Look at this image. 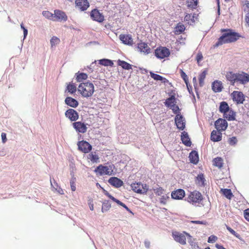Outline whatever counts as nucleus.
<instances>
[{"label":"nucleus","mask_w":249,"mask_h":249,"mask_svg":"<svg viewBox=\"0 0 249 249\" xmlns=\"http://www.w3.org/2000/svg\"><path fill=\"white\" fill-rule=\"evenodd\" d=\"M226 79L230 82L231 85L234 86L235 83L245 85L249 82V74L243 71L234 73L233 71L227 72Z\"/></svg>","instance_id":"1"},{"label":"nucleus","mask_w":249,"mask_h":249,"mask_svg":"<svg viewBox=\"0 0 249 249\" xmlns=\"http://www.w3.org/2000/svg\"><path fill=\"white\" fill-rule=\"evenodd\" d=\"M221 32L223 33V34L215 44V47H218L223 44L234 42L240 36L239 34L233 32L231 29H221Z\"/></svg>","instance_id":"2"},{"label":"nucleus","mask_w":249,"mask_h":249,"mask_svg":"<svg viewBox=\"0 0 249 249\" xmlns=\"http://www.w3.org/2000/svg\"><path fill=\"white\" fill-rule=\"evenodd\" d=\"M78 91L84 97H91L94 92V86L89 82H83L77 88Z\"/></svg>","instance_id":"3"},{"label":"nucleus","mask_w":249,"mask_h":249,"mask_svg":"<svg viewBox=\"0 0 249 249\" xmlns=\"http://www.w3.org/2000/svg\"><path fill=\"white\" fill-rule=\"evenodd\" d=\"M114 166L113 164H111L108 166H104L102 164H100L94 170V172L97 175L100 176L106 175H112L113 172V169Z\"/></svg>","instance_id":"4"},{"label":"nucleus","mask_w":249,"mask_h":249,"mask_svg":"<svg viewBox=\"0 0 249 249\" xmlns=\"http://www.w3.org/2000/svg\"><path fill=\"white\" fill-rule=\"evenodd\" d=\"M203 199V196L201 194L197 191H194L190 193L187 197V201L190 203L196 204L199 203Z\"/></svg>","instance_id":"5"},{"label":"nucleus","mask_w":249,"mask_h":249,"mask_svg":"<svg viewBox=\"0 0 249 249\" xmlns=\"http://www.w3.org/2000/svg\"><path fill=\"white\" fill-rule=\"evenodd\" d=\"M184 233L188 237H191L189 234L184 232V233H181L177 231L173 232L172 233L173 237L174 240L179 243L182 245L186 244V237L184 235Z\"/></svg>","instance_id":"6"},{"label":"nucleus","mask_w":249,"mask_h":249,"mask_svg":"<svg viewBox=\"0 0 249 249\" xmlns=\"http://www.w3.org/2000/svg\"><path fill=\"white\" fill-rule=\"evenodd\" d=\"M79 150L84 153H88L92 150V146L85 141H79L77 143Z\"/></svg>","instance_id":"7"},{"label":"nucleus","mask_w":249,"mask_h":249,"mask_svg":"<svg viewBox=\"0 0 249 249\" xmlns=\"http://www.w3.org/2000/svg\"><path fill=\"white\" fill-rule=\"evenodd\" d=\"M68 19V17L65 12L60 10H55L54 11V16L53 21H66Z\"/></svg>","instance_id":"8"},{"label":"nucleus","mask_w":249,"mask_h":249,"mask_svg":"<svg viewBox=\"0 0 249 249\" xmlns=\"http://www.w3.org/2000/svg\"><path fill=\"white\" fill-rule=\"evenodd\" d=\"M90 16L93 20L101 23L105 19L104 16L102 13H100L97 9H94L90 13Z\"/></svg>","instance_id":"9"},{"label":"nucleus","mask_w":249,"mask_h":249,"mask_svg":"<svg viewBox=\"0 0 249 249\" xmlns=\"http://www.w3.org/2000/svg\"><path fill=\"white\" fill-rule=\"evenodd\" d=\"M155 55L157 57L163 59L170 54L169 50L166 47H160L155 51Z\"/></svg>","instance_id":"10"},{"label":"nucleus","mask_w":249,"mask_h":249,"mask_svg":"<svg viewBox=\"0 0 249 249\" xmlns=\"http://www.w3.org/2000/svg\"><path fill=\"white\" fill-rule=\"evenodd\" d=\"M214 125L217 131H224L228 127V123L225 119L219 118L215 122Z\"/></svg>","instance_id":"11"},{"label":"nucleus","mask_w":249,"mask_h":249,"mask_svg":"<svg viewBox=\"0 0 249 249\" xmlns=\"http://www.w3.org/2000/svg\"><path fill=\"white\" fill-rule=\"evenodd\" d=\"M233 100L237 104H242L245 100V96L241 91H234L231 94Z\"/></svg>","instance_id":"12"},{"label":"nucleus","mask_w":249,"mask_h":249,"mask_svg":"<svg viewBox=\"0 0 249 249\" xmlns=\"http://www.w3.org/2000/svg\"><path fill=\"white\" fill-rule=\"evenodd\" d=\"M72 126L78 133H85L87 131L86 124L80 121L74 122Z\"/></svg>","instance_id":"13"},{"label":"nucleus","mask_w":249,"mask_h":249,"mask_svg":"<svg viewBox=\"0 0 249 249\" xmlns=\"http://www.w3.org/2000/svg\"><path fill=\"white\" fill-rule=\"evenodd\" d=\"M67 118L69 119L71 122L76 121L79 118L78 112L73 109H68L65 113Z\"/></svg>","instance_id":"14"},{"label":"nucleus","mask_w":249,"mask_h":249,"mask_svg":"<svg viewBox=\"0 0 249 249\" xmlns=\"http://www.w3.org/2000/svg\"><path fill=\"white\" fill-rule=\"evenodd\" d=\"M176 125L180 130H183L185 127V120L182 115L178 114L175 119Z\"/></svg>","instance_id":"15"},{"label":"nucleus","mask_w":249,"mask_h":249,"mask_svg":"<svg viewBox=\"0 0 249 249\" xmlns=\"http://www.w3.org/2000/svg\"><path fill=\"white\" fill-rule=\"evenodd\" d=\"M76 6L81 11H85L89 6L88 0H76Z\"/></svg>","instance_id":"16"},{"label":"nucleus","mask_w":249,"mask_h":249,"mask_svg":"<svg viewBox=\"0 0 249 249\" xmlns=\"http://www.w3.org/2000/svg\"><path fill=\"white\" fill-rule=\"evenodd\" d=\"M108 183L115 188H119L123 185V181L117 177H111L108 180Z\"/></svg>","instance_id":"17"},{"label":"nucleus","mask_w":249,"mask_h":249,"mask_svg":"<svg viewBox=\"0 0 249 249\" xmlns=\"http://www.w3.org/2000/svg\"><path fill=\"white\" fill-rule=\"evenodd\" d=\"M103 190L104 191V192L107 197H108L110 199H111L112 201L117 203L118 205L122 206L125 209L126 211L129 212H131L130 210L123 202L119 200L118 199H116L114 197H113L112 196H111L108 192H107V191H106L103 188Z\"/></svg>","instance_id":"18"},{"label":"nucleus","mask_w":249,"mask_h":249,"mask_svg":"<svg viewBox=\"0 0 249 249\" xmlns=\"http://www.w3.org/2000/svg\"><path fill=\"white\" fill-rule=\"evenodd\" d=\"M185 196V192L183 189H178L171 194L172 198L175 199H181Z\"/></svg>","instance_id":"19"},{"label":"nucleus","mask_w":249,"mask_h":249,"mask_svg":"<svg viewBox=\"0 0 249 249\" xmlns=\"http://www.w3.org/2000/svg\"><path fill=\"white\" fill-rule=\"evenodd\" d=\"M119 38L125 44L131 45L133 43V39L130 35L121 34Z\"/></svg>","instance_id":"20"},{"label":"nucleus","mask_w":249,"mask_h":249,"mask_svg":"<svg viewBox=\"0 0 249 249\" xmlns=\"http://www.w3.org/2000/svg\"><path fill=\"white\" fill-rule=\"evenodd\" d=\"M222 139V133L220 131L213 130L211 135V140L214 142H219Z\"/></svg>","instance_id":"21"},{"label":"nucleus","mask_w":249,"mask_h":249,"mask_svg":"<svg viewBox=\"0 0 249 249\" xmlns=\"http://www.w3.org/2000/svg\"><path fill=\"white\" fill-rule=\"evenodd\" d=\"M65 102L66 105L73 108L76 107L79 105L78 102L76 100L71 97H66Z\"/></svg>","instance_id":"22"},{"label":"nucleus","mask_w":249,"mask_h":249,"mask_svg":"<svg viewBox=\"0 0 249 249\" xmlns=\"http://www.w3.org/2000/svg\"><path fill=\"white\" fill-rule=\"evenodd\" d=\"M181 139L183 143H184L185 145L187 146H191L192 143L189 137L188 134L186 132L183 131L181 133Z\"/></svg>","instance_id":"23"},{"label":"nucleus","mask_w":249,"mask_h":249,"mask_svg":"<svg viewBox=\"0 0 249 249\" xmlns=\"http://www.w3.org/2000/svg\"><path fill=\"white\" fill-rule=\"evenodd\" d=\"M222 88V83L221 81L216 80L212 84V89L215 92L221 91Z\"/></svg>","instance_id":"24"},{"label":"nucleus","mask_w":249,"mask_h":249,"mask_svg":"<svg viewBox=\"0 0 249 249\" xmlns=\"http://www.w3.org/2000/svg\"><path fill=\"white\" fill-rule=\"evenodd\" d=\"M190 162L194 164H196L198 161V155L196 151H192L189 156Z\"/></svg>","instance_id":"25"},{"label":"nucleus","mask_w":249,"mask_h":249,"mask_svg":"<svg viewBox=\"0 0 249 249\" xmlns=\"http://www.w3.org/2000/svg\"><path fill=\"white\" fill-rule=\"evenodd\" d=\"M88 159L93 163H97L99 161V158L96 152H91L88 155Z\"/></svg>","instance_id":"26"},{"label":"nucleus","mask_w":249,"mask_h":249,"mask_svg":"<svg viewBox=\"0 0 249 249\" xmlns=\"http://www.w3.org/2000/svg\"><path fill=\"white\" fill-rule=\"evenodd\" d=\"M224 116L229 121L235 120V113L233 110L230 109L227 111V112L224 113Z\"/></svg>","instance_id":"27"},{"label":"nucleus","mask_w":249,"mask_h":249,"mask_svg":"<svg viewBox=\"0 0 249 249\" xmlns=\"http://www.w3.org/2000/svg\"><path fill=\"white\" fill-rule=\"evenodd\" d=\"M206 180L204 178L203 174H199L196 178V183L200 186H204Z\"/></svg>","instance_id":"28"},{"label":"nucleus","mask_w":249,"mask_h":249,"mask_svg":"<svg viewBox=\"0 0 249 249\" xmlns=\"http://www.w3.org/2000/svg\"><path fill=\"white\" fill-rule=\"evenodd\" d=\"M213 165L217 167L218 168H221L223 166V160L220 157H217L213 160Z\"/></svg>","instance_id":"29"},{"label":"nucleus","mask_w":249,"mask_h":249,"mask_svg":"<svg viewBox=\"0 0 249 249\" xmlns=\"http://www.w3.org/2000/svg\"><path fill=\"white\" fill-rule=\"evenodd\" d=\"M118 65L125 70H129L131 69V65L123 60H119L118 61Z\"/></svg>","instance_id":"30"},{"label":"nucleus","mask_w":249,"mask_h":249,"mask_svg":"<svg viewBox=\"0 0 249 249\" xmlns=\"http://www.w3.org/2000/svg\"><path fill=\"white\" fill-rule=\"evenodd\" d=\"M230 108L228 104L226 102H222L219 107V111L223 114L227 112Z\"/></svg>","instance_id":"31"},{"label":"nucleus","mask_w":249,"mask_h":249,"mask_svg":"<svg viewBox=\"0 0 249 249\" xmlns=\"http://www.w3.org/2000/svg\"><path fill=\"white\" fill-rule=\"evenodd\" d=\"M76 86L74 83H70L67 86V90L71 94L74 93L76 92Z\"/></svg>","instance_id":"32"},{"label":"nucleus","mask_w":249,"mask_h":249,"mask_svg":"<svg viewBox=\"0 0 249 249\" xmlns=\"http://www.w3.org/2000/svg\"><path fill=\"white\" fill-rule=\"evenodd\" d=\"M88 78V75L83 72L76 73V79L77 82H80L83 80H86Z\"/></svg>","instance_id":"33"},{"label":"nucleus","mask_w":249,"mask_h":249,"mask_svg":"<svg viewBox=\"0 0 249 249\" xmlns=\"http://www.w3.org/2000/svg\"><path fill=\"white\" fill-rule=\"evenodd\" d=\"M221 191L222 192L224 196L229 199H231L233 196L231 189H222Z\"/></svg>","instance_id":"34"},{"label":"nucleus","mask_w":249,"mask_h":249,"mask_svg":"<svg viewBox=\"0 0 249 249\" xmlns=\"http://www.w3.org/2000/svg\"><path fill=\"white\" fill-rule=\"evenodd\" d=\"M99 64L100 65L105 66H110L113 67V62L112 61L107 59H103L99 60Z\"/></svg>","instance_id":"35"},{"label":"nucleus","mask_w":249,"mask_h":249,"mask_svg":"<svg viewBox=\"0 0 249 249\" xmlns=\"http://www.w3.org/2000/svg\"><path fill=\"white\" fill-rule=\"evenodd\" d=\"M150 75L152 78H153L155 80H160L162 81L163 83H165L166 81H167V80L162 77L161 76L155 74L154 73H153L152 72H150Z\"/></svg>","instance_id":"36"},{"label":"nucleus","mask_w":249,"mask_h":249,"mask_svg":"<svg viewBox=\"0 0 249 249\" xmlns=\"http://www.w3.org/2000/svg\"><path fill=\"white\" fill-rule=\"evenodd\" d=\"M175 97L174 96H171L169 98H167L165 102V105L168 107H171L173 106V105H175Z\"/></svg>","instance_id":"37"},{"label":"nucleus","mask_w":249,"mask_h":249,"mask_svg":"<svg viewBox=\"0 0 249 249\" xmlns=\"http://www.w3.org/2000/svg\"><path fill=\"white\" fill-rule=\"evenodd\" d=\"M207 71L204 70L199 75V84L200 87H202L204 85V81L205 79L206 75L207 74Z\"/></svg>","instance_id":"38"},{"label":"nucleus","mask_w":249,"mask_h":249,"mask_svg":"<svg viewBox=\"0 0 249 249\" xmlns=\"http://www.w3.org/2000/svg\"><path fill=\"white\" fill-rule=\"evenodd\" d=\"M185 28L184 25L178 24L175 29V33L177 35L182 33L185 30Z\"/></svg>","instance_id":"39"},{"label":"nucleus","mask_w":249,"mask_h":249,"mask_svg":"<svg viewBox=\"0 0 249 249\" xmlns=\"http://www.w3.org/2000/svg\"><path fill=\"white\" fill-rule=\"evenodd\" d=\"M151 49L145 43L141 42V52L145 54H148L150 53Z\"/></svg>","instance_id":"40"},{"label":"nucleus","mask_w":249,"mask_h":249,"mask_svg":"<svg viewBox=\"0 0 249 249\" xmlns=\"http://www.w3.org/2000/svg\"><path fill=\"white\" fill-rule=\"evenodd\" d=\"M188 7L195 9L197 5V0H188L187 1Z\"/></svg>","instance_id":"41"},{"label":"nucleus","mask_w":249,"mask_h":249,"mask_svg":"<svg viewBox=\"0 0 249 249\" xmlns=\"http://www.w3.org/2000/svg\"><path fill=\"white\" fill-rule=\"evenodd\" d=\"M111 207V204L108 201H105L103 203L102 207V212L104 213L109 210Z\"/></svg>","instance_id":"42"},{"label":"nucleus","mask_w":249,"mask_h":249,"mask_svg":"<svg viewBox=\"0 0 249 249\" xmlns=\"http://www.w3.org/2000/svg\"><path fill=\"white\" fill-rule=\"evenodd\" d=\"M140 184L139 183H133L131 185L132 190L137 193H140Z\"/></svg>","instance_id":"43"},{"label":"nucleus","mask_w":249,"mask_h":249,"mask_svg":"<svg viewBox=\"0 0 249 249\" xmlns=\"http://www.w3.org/2000/svg\"><path fill=\"white\" fill-rule=\"evenodd\" d=\"M180 75H181V77L183 78V79L184 80L185 83H186V84L187 86V88L189 90V92L190 93H191L189 88L188 86V78L187 75L182 70H180Z\"/></svg>","instance_id":"44"},{"label":"nucleus","mask_w":249,"mask_h":249,"mask_svg":"<svg viewBox=\"0 0 249 249\" xmlns=\"http://www.w3.org/2000/svg\"><path fill=\"white\" fill-rule=\"evenodd\" d=\"M42 15L44 17H45L46 18L51 19L53 20V16L54 14H52L51 12L48 11H45L42 12Z\"/></svg>","instance_id":"45"},{"label":"nucleus","mask_w":249,"mask_h":249,"mask_svg":"<svg viewBox=\"0 0 249 249\" xmlns=\"http://www.w3.org/2000/svg\"><path fill=\"white\" fill-rule=\"evenodd\" d=\"M51 46L53 47L59 43L60 39L56 36H53L50 40Z\"/></svg>","instance_id":"46"},{"label":"nucleus","mask_w":249,"mask_h":249,"mask_svg":"<svg viewBox=\"0 0 249 249\" xmlns=\"http://www.w3.org/2000/svg\"><path fill=\"white\" fill-rule=\"evenodd\" d=\"M237 142V139H236V137H232L231 138H230L229 139V143L231 145H233L235 144Z\"/></svg>","instance_id":"47"},{"label":"nucleus","mask_w":249,"mask_h":249,"mask_svg":"<svg viewBox=\"0 0 249 249\" xmlns=\"http://www.w3.org/2000/svg\"><path fill=\"white\" fill-rule=\"evenodd\" d=\"M217 239V237L215 235H211L208 240V243H214L215 242Z\"/></svg>","instance_id":"48"},{"label":"nucleus","mask_w":249,"mask_h":249,"mask_svg":"<svg viewBox=\"0 0 249 249\" xmlns=\"http://www.w3.org/2000/svg\"><path fill=\"white\" fill-rule=\"evenodd\" d=\"M75 178L71 179L70 181L71 188L72 191H75L76 190V186L75 183Z\"/></svg>","instance_id":"49"},{"label":"nucleus","mask_w":249,"mask_h":249,"mask_svg":"<svg viewBox=\"0 0 249 249\" xmlns=\"http://www.w3.org/2000/svg\"><path fill=\"white\" fill-rule=\"evenodd\" d=\"M141 186H142V189H141V194L146 193L148 190V186L146 184H141Z\"/></svg>","instance_id":"50"},{"label":"nucleus","mask_w":249,"mask_h":249,"mask_svg":"<svg viewBox=\"0 0 249 249\" xmlns=\"http://www.w3.org/2000/svg\"><path fill=\"white\" fill-rule=\"evenodd\" d=\"M170 107L172 109L174 113L177 114L178 113H179V108L178 106L174 105H173V106L171 107Z\"/></svg>","instance_id":"51"},{"label":"nucleus","mask_w":249,"mask_h":249,"mask_svg":"<svg viewBox=\"0 0 249 249\" xmlns=\"http://www.w3.org/2000/svg\"><path fill=\"white\" fill-rule=\"evenodd\" d=\"M227 229L233 235L235 236L236 237H238L239 236L238 234H237L233 230H232L231 227L226 226Z\"/></svg>","instance_id":"52"},{"label":"nucleus","mask_w":249,"mask_h":249,"mask_svg":"<svg viewBox=\"0 0 249 249\" xmlns=\"http://www.w3.org/2000/svg\"><path fill=\"white\" fill-rule=\"evenodd\" d=\"M203 57L202 54L201 52H199L197 54L196 59L198 64H199V63L202 60Z\"/></svg>","instance_id":"53"},{"label":"nucleus","mask_w":249,"mask_h":249,"mask_svg":"<svg viewBox=\"0 0 249 249\" xmlns=\"http://www.w3.org/2000/svg\"><path fill=\"white\" fill-rule=\"evenodd\" d=\"M20 27H21V28L23 29V34H24V37L25 38L27 35V34H28V30L27 29H26L24 26H23V23H21L20 24Z\"/></svg>","instance_id":"54"},{"label":"nucleus","mask_w":249,"mask_h":249,"mask_svg":"<svg viewBox=\"0 0 249 249\" xmlns=\"http://www.w3.org/2000/svg\"><path fill=\"white\" fill-rule=\"evenodd\" d=\"M163 189L162 188L160 187L156 190L155 193L157 195L161 196L163 193Z\"/></svg>","instance_id":"55"},{"label":"nucleus","mask_w":249,"mask_h":249,"mask_svg":"<svg viewBox=\"0 0 249 249\" xmlns=\"http://www.w3.org/2000/svg\"><path fill=\"white\" fill-rule=\"evenodd\" d=\"M244 215L245 218L249 221V209L245 210Z\"/></svg>","instance_id":"56"},{"label":"nucleus","mask_w":249,"mask_h":249,"mask_svg":"<svg viewBox=\"0 0 249 249\" xmlns=\"http://www.w3.org/2000/svg\"><path fill=\"white\" fill-rule=\"evenodd\" d=\"M2 141L3 143H5L7 141L6 134L5 133H2L1 135Z\"/></svg>","instance_id":"57"},{"label":"nucleus","mask_w":249,"mask_h":249,"mask_svg":"<svg viewBox=\"0 0 249 249\" xmlns=\"http://www.w3.org/2000/svg\"><path fill=\"white\" fill-rule=\"evenodd\" d=\"M192 223H195V224H203V225H206L207 222L206 221H191V222Z\"/></svg>","instance_id":"58"},{"label":"nucleus","mask_w":249,"mask_h":249,"mask_svg":"<svg viewBox=\"0 0 249 249\" xmlns=\"http://www.w3.org/2000/svg\"><path fill=\"white\" fill-rule=\"evenodd\" d=\"M144 246L146 248H149L150 246V242L148 240H145Z\"/></svg>","instance_id":"59"},{"label":"nucleus","mask_w":249,"mask_h":249,"mask_svg":"<svg viewBox=\"0 0 249 249\" xmlns=\"http://www.w3.org/2000/svg\"><path fill=\"white\" fill-rule=\"evenodd\" d=\"M215 247L217 249H226L223 246L220 245V244H215Z\"/></svg>","instance_id":"60"},{"label":"nucleus","mask_w":249,"mask_h":249,"mask_svg":"<svg viewBox=\"0 0 249 249\" xmlns=\"http://www.w3.org/2000/svg\"><path fill=\"white\" fill-rule=\"evenodd\" d=\"M246 20L247 23L249 25V15L246 17Z\"/></svg>","instance_id":"61"},{"label":"nucleus","mask_w":249,"mask_h":249,"mask_svg":"<svg viewBox=\"0 0 249 249\" xmlns=\"http://www.w3.org/2000/svg\"><path fill=\"white\" fill-rule=\"evenodd\" d=\"M217 1H218V14H220V7H219V0H217Z\"/></svg>","instance_id":"62"},{"label":"nucleus","mask_w":249,"mask_h":249,"mask_svg":"<svg viewBox=\"0 0 249 249\" xmlns=\"http://www.w3.org/2000/svg\"><path fill=\"white\" fill-rule=\"evenodd\" d=\"M190 17V15H186L185 17V19L186 20H188V18Z\"/></svg>","instance_id":"63"},{"label":"nucleus","mask_w":249,"mask_h":249,"mask_svg":"<svg viewBox=\"0 0 249 249\" xmlns=\"http://www.w3.org/2000/svg\"><path fill=\"white\" fill-rule=\"evenodd\" d=\"M89 208L90 210L93 211V204H91L89 206Z\"/></svg>","instance_id":"64"}]
</instances>
